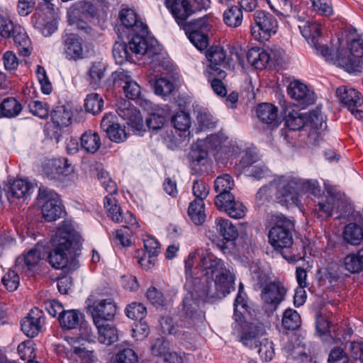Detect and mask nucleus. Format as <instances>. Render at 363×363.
I'll return each mask as SVG.
<instances>
[{"label":"nucleus","instance_id":"9d476101","mask_svg":"<svg viewBox=\"0 0 363 363\" xmlns=\"http://www.w3.org/2000/svg\"><path fill=\"white\" fill-rule=\"evenodd\" d=\"M286 289L280 281H271L264 285L261 291V298L269 309L275 311L284 299Z\"/></svg>","mask_w":363,"mask_h":363},{"label":"nucleus","instance_id":"13d9d810","mask_svg":"<svg viewBox=\"0 0 363 363\" xmlns=\"http://www.w3.org/2000/svg\"><path fill=\"white\" fill-rule=\"evenodd\" d=\"M117 363H139L138 356L132 348H123L120 350L116 355Z\"/></svg>","mask_w":363,"mask_h":363},{"label":"nucleus","instance_id":"338daca9","mask_svg":"<svg viewBox=\"0 0 363 363\" xmlns=\"http://www.w3.org/2000/svg\"><path fill=\"white\" fill-rule=\"evenodd\" d=\"M36 74L39 83L40 84L43 93L50 94L52 90V86L47 76L46 71L44 67L40 65H38Z\"/></svg>","mask_w":363,"mask_h":363},{"label":"nucleus","instance_id":"a18cd8bd","mask_svg":"<svg viewBox=\"0 0 363 363\" xmlns=\"http://www.w3.org/2000/svg\"><path fill=\"white\" fill-rule=\"evenodd\" d=\"M188 213L196 225H201L205 220L204 203L201 200L194 199L189 204Z\"/></svg>","mask_w":363,"mask_h":363},{"label":"nucleus","instance_id":"c03bdc74","mask_svg":"<svg viewBox=\"0 0 363 363\" xmlns=\"http://www.w3.org/2000/svg\"><path fill=\"white\" fill-rule=\"evenodd\" d=\"M206 58L210 62L208 71H212L213 67H218L221 65L226 57L224 49L220 46H212L206 52Z\"/></svg>","mask_w":363,"mask_h":363},{"label":"nucleus","instance_id":"e2e57ef3","mask_svg":"<svg viewBox=\"0 0 363 363\" xmlns=\"http://www.w3.org/2000/svg\"><path fill=\"white\" fill-rule=\"evenodd\" d=\"M196 120L201 130L213 128L216 124L215 118L206 111H199Z\"/></svg>","mask_w":363,"mask_h":363},{"label":"nucleus","instance_id":"680f3d73","mask_svg":"<svg viewBox=\"0 0 363 363\" xmlns=\"http://www.w3.org/2000/svg\"><path fill=\"white\" fill-rule=\"evenodd\" d=\"M313 9L317 13L329 16L333 13L331 0H311Z\"/></svg>","mask_w":363,"mask_h":363},{"label":"nucleus","instance_id":"052dcab7","mask_svg":"<svg viewBox=\"0 0 363 363\" xmlns=\"http://www.w3.org/2000/svg\"><path fill=\"white\" fill-rule=\"evenodd\" d=\"M1 282L8 291H14L19 286L20 278L17 272L12 269H9L4 275Z\"/></svg>","mask_w":363,"mask_h":363},{"label":"nucleus","instance_id":"37998d69","mask_svg":"<svg viewBox=\"0 0 363 363\" xmlns=\"http://www.w3.org/2000/svg\"><path fill=\"white\" fill-rule=\"evenodd\" d=\"M243 15L240 8L232 6L223 13V21L229 27L237 28L242 22Z\"/></svg>","mask_w":363,"mask_h":363},{"label":"nucleus","instance_id":"0e129e2a","mask_svg":"<svg viewBox=\"0 0 363 363\" xmlns=\"http://www.w3.org/2000/svg\"><path fill=\"white\" fill-rule=\"evenodd\" d=\"M174 89L173 83L164 77H161L155 80V92L157 95L168 96Z\"/></svg>","mask_w":363,"mask_h":363},{"label":"nucleus","instance_id":"69168bd1","mask_svg":"<svg viewBox=\"0 0 363 363\" xmlns=\"http://www.w3.org/2000/svg\"><path fill=\"white\" fill-rule=\"evenodd\" d=\"M258 353L264 361H270L274 356V351L273 343L267 338L262 339L259 343Z\"/></svg>","mask_w":363,"mask_h":363},{"label":"nucleus","instance_id":"ea45409f","mask_svg":"<svg viewBox=\"0 0 363 363\" xmlns=\"http://www.w3.org/2000/svg\"><path fill=\"white\" fill-rule=\"evenodd\" d=\"M249 313V306L246 301V294L241 289L238 291L234 302V318L238 327L243 321L245 313Z\"/></svg>","mask_w":363,"mask_h":363},{"label":"nucleus","instance_id":"2eb2a0df","mask_svg":"<svg viewBox=\"0 0 363 363\" xmlns=\"http://www.w3.org/2000/svg\"><path fill=\"white\" fill-rule=\"evenodd\" d=\"M93 321L97 320H108L113 318L116 313V306L111 299L97 300L92 305L88 306Z\"/></svg>","mask_w":363,"mask_h":363},{"label":"nucleus","instance_id":"f257e3e1","mask_svg":"<svg viewBox=\"0 0 363 363\" xmlns=\"http://www.w3.org/2000/svg\"><path fill=\"white\" fill-rule=\"evenodd\" d=\"M199 257L201 272L211 280L199 281V286L194 289L195 294L203 301L208 298H224L234 289V274L225 266L224 262L213 253L201 250Z\"/></svg>","mask_w":363,"mask_h":363},{"label":"nucleus","instance_id":"a19ab883","mask_svg":"<svg viewBox=\"0 0 363 363\" xmlns=\"http://www.w3.org/2000/svg\"><path fill=\"white\" fill-rule=\"evenodd\" d=\"M216 228L219 234L227 241H233L238 237V230L228 220L218 218L215 221Z\"/></svg>","mask_w":363,"mask_h":363},{"label":"nucleus","instance_id":"473e14b6","mask_svg":"<svg viewBox=\"0 0 363 363\" xmlns=\"http://www.w3.org/2000/svg\"><path fill=\"white\" fill-rule=\"evenodd\" d=\"M11 38L13 39L19 55L28 57L31 54V42L24 28L21 26L16 27V31L13 33V35H12Z\"/></svg>","mask_w":363,"mask_h":363},{"label":"nucleus","instance_id":"f03ea898","mask_svg":"<svg viewBox=\"0 0 363 363\" xmlns=\"http://www.w3.org/2000/svg\"><path fill=\"white\" fill-rule=\"evenodd\" d=\"M80 243V235L69 223H62L51 238L48 262L55 269H63Z\"/></svg>","mask_w":363,"mask_h":363},{"label":"nucleus","instance_id":"aec40b11","mask_svg":"<svg viewBox=\"0 0 363 363\" xmlns=\"http://www.w3.org/2000/svg\"><path fill=\"white\" fill-rule=\"evenodd\" d=\"M255 25L265 35L269 36L275 34L278 28L277 18L269 12L258 10L253 13Z\"/></svg>","mask_w":363,"mask_h":363},{"label":"nucleus","instance_id":"bf43d9fd","mask_svg":"<svg viewBox=\"0 0 363 363\" xmlns=\"http://www.w3.org/2000/svg\"><path fill=\"white\" fill-rule=\"evenodd\" d=\"M35 344L33 340H28L21 342L18 346V353L20 357L23 359L32 360L35 356Z\"/></svg>","mask_w":363,"mask_h":363},{"label":"nucleus","instance_id":"6e6552de","mask_svg":"<svg viewBox=\"0 0 363 363\" xmlns=\"http://www.w3.org/2000/svg\"><path fill=\"white\" fill-rule=\"evenodd\" d=\"M300 178L291 176H278L274 179V188L277 193L287 201L295 203L300 195L298 183Z\"/></svg>","mask_w":363,"mask_h":363},{"label":"nucleus","instance_id":"5fc2aeb1","mask_svg":"<svg viewBox=\"0 0 363 363\" xmlns=\"http://www.w3.org/2000/svg\"><path fill=\"white\" fill-rule=\"evenodd\" d=\"M125 313L129 318L140 321L143 320L146 316L147 310L143 304L135 302L127 306Z\"/></svg>","mask_w":363,"mask_h":363},{"label":"nucleus","instance_id":"412c9836","mask_svg":"<svg viewBox=\"0 0 363 363\" xmlns=\"http://www.w3.org/2000/svg\"><path fill=\"white\" fill-rule=\"evenodd\" d=\"M64 55L68 60H77L84 57L82 40L73 33L66 34L63 39Z\"/></svg>","mask_w":363,"mask_h":363},{"label":"nucleus","instance_id":"7ed1b4c3","mask_svg":"<svg viewBox=\"0 0 363 363\" xmlns=\"http://www.w3.org/2000/svg\"><path fill=\"white\" fill-rule=\"evenodd\" d=\"M350 53L340 48H332L335 60H328L337 67L350 73L361 72L363 70V33L350 40L348 44Z\"/></svg>","mask_w":363,"mask_h":363},{"label":"nucleus","instance_id":"4be33fe9","mask_svg":"<svg viewBox=\"0 0 363 363\" xmlns=\"http://www.w3.org/2000/svg\"><path fill=\"white\" fill-rule=\"evenodd\" d=\"M118 114L127 121V123L136 130L143 127V118L139 111L135 108L129 101H124L117 110Z\"/></svg>","mask_w":363,"mask_h":363},{"label":"nucleus","instance_id":"a211bd4d","mask_svg":"<svg viewBox=\"0 0 363 363\" xmlns=\"http://www.w3.org/2000/svg\"><path fill=\"white\" fill-rule=\"evenodd\" d=\"M45 256L41 247L35 246L19 256L16 260V267L25 271H31Z\"/></svg>","mask_w":363,"mask_h":363},{"label":"nucleus","instance_id":"864d4df0","mask_svg":"<svg viewBox=\"0 0 363 363\" xmlns=\"http://www.w3.org/2000/svg\"><path fill=\"white\" fill-rule=\"evenodd\" d=\"M128 49L129 47L124 43H115L113 47V56L117 64H123L130 60L131 55Z\"/></svg>","mask_w":363,"mask_h":363},{"label":"nucleus","instance_id":"4d7b16f0","mask_svg":"<svg viewBox=\"0 0 363 363\" xmlns=\"http://www.w3.org/2000/svg\"><path fill=\"white\" fill-rule=\"evenodd\" d=\"M335 205V199L326 198L325 201H320L315 208L318 217L329 218L332 216Z\"/></svg>","mask_w":363,"mask_h":363},{"label":"nucleus","instance_id":"c756f323","mask_svg":"<svg viewBox=\"0 0 363 363\" xmlns=\"http://www.w3.org/2000/svg\"><path fill=\"white\" fill-rule=\"evenodd\" d=\"M73 113L70 108L66 106H56L51 112V119L54 125L62 128L72 123Z\"/></svg>","mask_w":363,"mask_h":363},{"label":"nucleus","instance_id":"a878e982","mask_svg":"<svg viewBox=\"0 0 363 363\" xmlns=\"http://www.w3.org/2000/svg\"><path fill=\"white\" fill-rule=\"evenodd\" d=\"M94 323L98 330V340L101 343L110 345L118 340V330L113 324L104 320H95Z\"/></svg>","mask_w":363,"mask_h":363},{"label":"nucleus","instance_id":"20e7f679","mask_svg":"<svg viewBox=\"0 0 363 363\" xmlns=\"http://www.w3.org/2000/svg\"><path fill=\"white\" fill-rule=\"evenodd\" d=\"M295 223L283 215L277 216L274 223L268 232V240L271 246L277 251L287 249L294 243Z\"/></svg>","mask_w":363,"mask_h":363},{"label":"nucleus","instance_id":"0eeeda50","mask_svg":"<svg viewBox=\"0 0 363 363\" xmlns=\"http://www.w3.org/2000/svg\"><path fill=\"white\" fill-rule=\"evenodd\" d=\"M336 95L342 106L356 118H363V111L358 108L363 104V96L359 91L354 88L342 86L337 89Z\"/></svg>","mask_w":363,"mask_h":363},{"label":"nucleus","instance_id":"39448f33","mask_svg":"<svg viewBox=\"0 0 363 363\" xmlns=\"http://www.w3.org/2000/svg\"><path fill=\"white\" fill-rule=\"evenodd\" d=\"M38 203H41L43 217L48 222L60 218L63 213L62 205L59 195L53 190L41 186L37 196Z\"/></svg>","mask_w":363,"mask_h":363},{"label":"nucleus","instance_id":"6e6d98bb","mask_svg":"<svg viewBox=\"0 0 363 363\" xmlns=\"http://www.w3.org/2000/svg\"><path fill=\"white\" fill-rule=\"evenodd\" d=\"M20 25L14 23L9 17L0 16V35L5 38H11Z\"/></svg>","mask_w":363,"mask_h":363},{"label":"nucleus","instance_id":"72a5a7b5","mask_svg":"<svg viewBox=\"0 0 363 363\" xmlns=\"http://www.w3.org/2000/svg\"><path fill=\"white\" fill-rule=\"evenodd\" d=\"M343 266L346 271L352 274H357L363 271V247L357 252L347 255L343 261Z\"/></svg>","mask_w":363,"mask_h":363},{"label":"nucleus","instance_id":"de8ad7c7","mask_svg":"<svg viewBox=\"0 0 363 363\" xmlns=\"http://www.w3.org/2000/svg\"><path fill=\"white\" fill-rule=\"evenodd\" d=\"M306 114L293 111L285 117V125L292 130H299L306 124Z\"/></svg>","mask_w":363,"mask_h":363},{"label":"nucleus","instance_id":"ddd939ff","mask_svg":"<svg viewBox=\"0 0 363 363\" xmlns=\"http://www.w3.org/2000/svg\"><path fill=\"white\" fill-rule=\"evenodd\" d=\"M101 130L106 133L107 137L114 143H122L128 138L125 127L121 126L116 120V116L112 113H106L100 124Z\"/></svg>","mask_w":363,"mask_h":363},{"label":"nucleus","instance_id":"4c0bfd02","mask_svg":"<svg viewBox=\"0 0 363 363\" xmlns=\"http://www.w3.org/2000/svg\"><path fill=\"white\" fill-rule=\"evenodd\" d=\"M208 73L213 91L218 96H225L227 90L221 80L225 78V72L219 67H213L212 71H208Z\"/></svg>","mask_w":363,"mask_h":363},{"label":"nucleus","instance_id":"c9c22d12","mask_svg":"<svg viewBox=\"0 0 363 363\" xmlns=\"http://www.w3.org/2000/svg\"><path fill=\"white\" fill-rule=\"evenodd\" d=\"M220 207H217L219 210L223 209L226 213L231 218L240 219L245 216L246 208L239 201H235V197L232 195V199L228 201L227 199L223 201Z\"/></svg>","mask_w":363,"mask_h":363},{"label":"nucleus","instance_id":"9b49d317","mask_svg":"<svg viewBox=\"0 0 363 363\" xmlns=\"http://www.w3.org/2000/svg\"><path fill=\"white\" fill-rule=\"evenodd\" d=\"M135 33V34L129 41V48L132 52L147 55L148 57L160 54L161 48L155 40L145 38V34H143L141 32Z\"/></svg>","mask_w":363,"mask_h":363},{"label":"nucleus","instance_id":"774afa93","mask_svg":"<svg viewBox=\"0 0 363 363\" xmlns=\"http://www.w3.org/2000/svg\"><path fill=\"white\" fill-rule=\"evenodd\" d=\"M98 179L104 189L111 194L117 192L116 184L111 179L108 172L104 170H100L97 174Z\"/></svg>","mask_w":363,"mask_h":363},{"label":"nucleus","instance_id":"3c124183","mask_svg":"<svg viewBox=\"0 0 363 363\" xmlns=\"http://www.w3.org/2000/svg\"><path fill=\"white\" fill-rule=\"evenodd\" d=\"M73 360L71 363H96L93 352L77 346H72Z\"/></svg>","mask_w":363,"mask_h":363},{"label":"nucleus","instance_id":"58836bf2","mask_svg":"<svg viewBox=\"0 0 363 363\" xmlns=\"http://www.w3.org/2000/svg\"><path fill=\"white\" fill-rule=\"evenodd\" d=\"M247 62L257 69H262L268 64L269 54L262 48H253L247 53Z\"/></svg>","mask_w":363,"mask_h":363},{"label":"nucleus","instance_id":"09e8293b","mask_svg":"<svg viewBox=\"0 0 363 363\" xmlns=\"http://www.w3.org/2000/svg\"><path fill=\"white\" fill-rule=\"evenodd\" d=\"M301 316L296 311L292 308H287L283 315L282 325L289 330H294L301 325Z\"/></svg>","mask_w":363,"mask_h":363},{"label":"nucleus","instance_id":"49530a36","mask_svg":"<svg viewBox=\"0 0 363 363\" xmlns=\"http://www.w3.org/2000/svg\"><path fill=\"white\" fill-rule=\"evenodd\" d=\"M191 43L199 50H204L208 45V32L184 28Z\"/></svg>","mask_w":363,"mask_h":363},{"label":"nucleus","instance_id":"393cba45","mask_svg":"<svg viewBox=\"0 0 363 363\" xmlns=\"http://www.w3.org/2000/svg\"><path fill=\"white\" fill-rule=\"evenodd\" d=\"M34 185L29 181L23 179L14 180L9 186L7 191L9 200L11 199H26L34 191Z\"/></svg>","mask_w":363,"mask_h":363},{"label":"nucleus","instance_id":"cd10ccee","mask_svg":"<svg viewBox=\"0 0 363 363\" xmlns=\"http://www.w3.org/2000/svg\"><path fill=\"white\" fill-rule=\"evenodd\" d=\"M120 20L125 28L132 29L134 33L141 32L143 34L147 33V26L137 18L135 12L131 9L121 10Z\"/></svg>","mask_w":363,"mask_h":363},{"label":"nucleus","instance_id":"603ef678","mask_svg":"<svg viewBox=\"0 0 363 363\" xmlns=\"http://www.w3.org/2000/svg\"><path fill=\"white\" fill-rule=\"evenodd\" d=\"M105 69L104 64L101 62H96L92 64L89 71V76L90 84L94 88L96 89L99 86L104 76Z\"/></svg>","mask_w":363,"mask_h":363},{"label":"nucleus","instance_id":"2f4dec72","mask_svg":"<svg viewBox=\"0 0 363 363\" xmlns=\"http://www.w3.org/2000/svg\"><path fill=\"white\" fill-rule=\"evenodd\" d=\"M257 116L263 123L277 125L278 108L275 106L263 103L259 104L256 109Z\"/></svg>","mask_w":363,"mask_h":363},{"label":"nucleus","instance_id":"4468645a","mask_svg":"<svg viewBox=\"0 0 363 363\" xmlns=\"http://www.w3.org/2000/svg\"><path fill=\"white\" fill-rule=\"evenodd\" d=\"M199 303L192 293H188L183 300V311L184 313V324L187 328H194L198 323L202 321V315L199 313Z\"/></svg>","mask_w":363,"mask_h":363},{"label":"nucleus","instance_id":"79ce46f5","mask_svg":"<svg viewBox=\"0 0 363 363\" xmlns=\"http://www.w3.org/2000/svg\"><path fill=\"white\" fill-rule=\"evenodd\" d=\"M172 123L176 130L182 132L186 137L189 135V129L191 126L190 115L184 111L177 112L172 118Z\"/></svg>","mask_w":363,"mask_h":363},{"label":"nucleus","instance_id":"b1692460","mask_svg":"<svg viewBox=\"0 0 363 363\" xmlns=\"http://www.w3.org/2000/svg\"><path fill=\"white\" fill-rule=\"evenodd\" d=\"M342 239L348 245H360L363 242V218L347 224L342 230Z\"/></svg>","mask_w":363,"mask_h":363},{"label":"nucleus","instance_id":"bb28decb","mask_svg":"<svg viewBox=\"0 0 363 363\" xmlns=\"http://www.w3.org/2000/svg\"><path fill=\"white\" fill-rule=\"evenodd\" d=\"M23 109V104L15 97L0 98V118H15L20 116Z\"/></svg>","mask_w":363,"mask_h":363},{"label":"nucleus","instance_id":"dca6fc26","mask_svg":"<svg viewBox=\"0 0 363 363\" xmlns=\"http://www.w3.org/2000/svg\"><path fill=\"white\" fill-rule=\"evenodd\" d=\"M165 5L180 26L194 13L188 0H166Z\"/></svg>","mask_w":363,"mask_h":363},{"label":"nucleus","instance_id":"6ab92c4d","mask_svg":"<svg viewBox=\"0 0 363 363\" xmlns=\"http://www.w3.org/2000/svg\"><path fill=\"white\" fill-rule=\"evenodd\" d=\"M233 186L234 181L228 174L219 176L216 179L214 182V189L218 193L215 198V205L216 207L222 206L223 204L220 203L225 199H227L228 201H229L230 199H232L233 194H230V191L233 189Z\"/></svg>","mask_w":363,"mask_h":363},{"label":"nucleus","instance_id":"e433bc0d","mask_svg":"<svg viewBox=\"0 0 363 363\" xmlns=\"http://www.w3.org/2000/svg\"><path fill=\"white\" fill-rule=\"evenodd\" d=\"M104 203L108 217L113 222L119 223L125 221V213H123L114 197L105 196Z\"/></svg>","mask_w":363,"mask_h":363},{"label":"nucleus","instance_id":"423d86ee","mask_svg":"<svg viewBox=\"0 0 363 363\" xmlns=\"http://www.w3.org/2000/svg\"><path fill=\"white\" fill-rule=\"evenodd\" d=\"M298 28L303 38L317 54L320 55L326 61L336 59L337 57L334 55L332 48H330L318 43L322 33L320 23L316 21H308L298 26Z\"/></svg>","mask_w":363,"mask_h":363},{"label":"nucleus","instance_id":"5701e85b","mask_svg":"<svg viewBox=\"0 0 363 363\" xmlns=\"http://www.w3.org/2000/svg\"><path fill=\"white\" fill-rule=\"evenodd\" d=\"M96 14L95 6L89 1H80L74 3L67 10L68 21L93 17Z\"/></svg>","mask_w":363,"mask_h":363},{"label":"nucleus","instance_id":"c85d7f7f","mask_svg":"<svg viewBox=\"0 0 363 363\" xmlns=\"http://www.w3.org/2000/svg\"><path fill=\"white\" fill-rule=\"evenodd\" d=\"M264 334L262 327L250 325L244 329L240 337V341L246 347L254 349L258 347L260 337Z\"/></svg>","mask_w":363,"mask_h":363},{"label":"nucleus","instance_id":"f3484780","mask_svg":"<svg viewBox=\"0 0 363 363\" xmlns=\"http://www.w3.org/2000/svg\"><path fill=\"white\" fill-rule=\"evenodd\" d=\"M43 313L35 308L31 310L21 322L23 333L28 337L33 338L38 335L42 328Z\"/></svg>","mask_w":363,"mask_h":363},{"label":"nucleus","instance_id":"8fccbe9b","mask_svg":"<svg viewBox=\"0 0 363 363\" xmlns=\"http://www.w3.org/2000/svg\"><path fill=\"white\" fill-rule=\"evenodd\" d=\"M104 100L102 97L96 93L88 94L84 101V108L88 113L93 115L97 114L102 111Z\"/></svg>","mask_w":363,"mask_h":363},{"label":"nucleus","instance_id":"1a4fd4ad","mask_svg":"<svg viewBox=\"0 0 363 363\" xmlns=\"http://www.w3.org/2000/svg\"><path fill=\"white\" fill-rule=\"evenodd\" d=\"M125 224L113 233V242L122 247H129L133 241V234L139 228L138 223L133 214L129 211L125 212Z\"/></svg>","mask_w":363,"mask_h":363},{"label":"nucleus","instance_id":"f704fd0d","mask_svg":"<svg viewBox=\"0 0 363 363\" xmlns=\"http://www.w3.org/2000/svg\"><path fill=\"white\" fill-rule=\"evenodd\" d=\"M84 315L79 310H67L60 318V324L67 330L76 328L84 320Z\"/></svg>","mask_w":363,"mask_h":363},{"label":"nucleus","instance_id":"7c9ffc66","mask_svg":"<svg viewBox=\"0 0 363 363\" xmlns=\"http://www.w3.org/2000/svg\"><path fill=\"white\" fill-rule=\"evenodd\" d=\"M101 145V138L99 133L94 130H86L80 137V147L86 153L96 152Z\"/></svg>","mask_w":363,"mask_h":363},{"label":"nucleus","instance_id":"f8f14e48","mask_svg":"<svg viewBox=\"0 0 363 363\" xmlns=\"http://www.w3.org/2000/svg\"><path fill=\"white\" fill-rule=\"evenodd\" d=\"M287 93L295 101L297 106L303 108L313 104L315 101L313 91L310 90L305 84L298 80L293 81L289 84Z\"/></svg>","mask_w":363,"mask_h":363}]
</instances>
